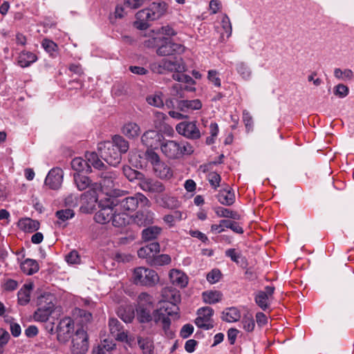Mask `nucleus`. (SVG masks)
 <instances>
[{
	"label": "nucleus",
	"mask_w": 354,
	"mask_h": 354,
	"mask_svg": "<svg viewBox=\"0 0 354 354\" xmlns=\"http://www.w3.org/2000/svg\"><path fill=\"white\" fill-rule=\"evenodd\" d=\"M162 136L155 130H149L144 133L141 137L142 144L147 147V149L156 148Z\"/></svg>",
	"instance_id": "17"
},
{
	"label": "nucleus",
	"mask_w": 354,
	"mask_h": 354,
	"mask_svg": "<svg viewBox=\"0 0 354 354\" xmlns=\"http://www.w3.org/2000/svg\"><path fill=\"white\" fill-rule=\"evenodd\" d=\"M32 289L31 284H24L17 294L18 301L21 305H26L30 301V293Z\"/></svg>",
	"instance_id": "39"
},
{
	"label": "nucleus",
	"mask_w": 354,
	"mask_h": 354,
	"mask_svg": "<svg viewBox=\"0 0 354 354\" xmlns=\"http://www.w3.org/2000/svg\"><path fill=\"white\" fill-rule=\"evenodd\" d=\"M202 107V102L198 99L192 100H182L177 101V108L183 112H189L199 110Z\"/></svg>",
	"instance_id": "21"
},
{
	"label": "nucleus",
	"mask_w": 354,
	"mask_h": 354,
	"mask_svg": "<svg viewBox=\"0 0 354 354\" xmlns=\"http://www.w3.org/2000/svg\"><path fill=\"white\" fill-rule=\"evenodd\" d=\"M143 158L152 165L153 168L161 162L158 153H156L152 149H147L143 153Z\"/></svg>",
	"instance_id": "45"
},
{
	"label": "nucleus",
	"mask_w": 354,
	"mask_h": 354,
	"mask_svg": "<svg viewBox=\"0 0 354 354\" xmlns=\"http://www.w3.org/2000/svg\"><path fill=\"white\" fill-rule=\"evenodd\" d=\"M138 306L153 307L152 297L147 292H142L138 296Z\"/></svg>",
	"instance_id": "55"
},
{
	"label": "nucleus",
	"mask_w": 354,
	"mask_h": 354,
	"mask_svg": "<svg viewBox=\"0 0 354 354\" xmlns=\"http://www.w3.org/2000/svg\"><path fill=\"white\" fill-rule=\"evenodd\" d=\"M222 293L220 291H205L202 294L203 299L205 303L214 304L222 299Z\"/></svg>",
	"instance_id": "37"
},
{
	"label": "nucleus",
	"mask_w": 354,
	"mask_h": 354,
	"mask_svg": "<svg viewBox=\"0 0 354 354\" xmlns=\"http://www.w3.org/2000/svg\"><path fill=\"white\" fill-rule=\"evenodd\" d=\"M154 213L149 210L139 211L136 212L133 222L138 226H147L153 223Z\"/></svg>",
	"instance_id": "20"
},
{
	"label": "nucleus",
	"mask_w": 354,
	"mask_h": 354,
	"mask_svg": "<svg viewBox=\"0 0 354 354\" xmlns=\"http://www.w3.org/2000/svg\"><path fill=\"white\" fill-rule=\"evenodd\" d=\"M71 167L79 174L80 172H91V167L89 163L80 157L75 158L71 161Z\"/></svg>",
	"instance_id": "26"
},
{
	"label": "nucleus",
	"mask_w": 354,
	"mask_h": 354,
	"mask_svg": "<svg viewBox=\"0 0 354 354\" xmlns=\"http://www.w3.org/2000/svg\"><path fill=\"white\" fill-rule=\"evenodd\" d=\"M122 133L129 138L138 137L140 133L139 125L135 122H128L122 129Z\"/></svg>",
	"instance_id": "27"
},
{
	"label": "nucleus",
	"mask_w": 354,
	"mask_h": 354,
	"mask_svg": "<svg viewBox=\"0 0 354 354\" xmlns=\"http://www.w3.org/2000/svg\"><path fill=\"white\" fill-rule=\"evenodd\" d=\"M162 302L178 304L180 301V295L178 290L172 287H165L161 291Z\"/></svg>",
	"instance_id": "22"
},
{
	"label": "nucleus",
	"mask_w": 354,
	"mask_h": 354,
	"mask_svg": "<svg viewBox=\"0 0 354 354\" xmlns=\"http://www.w3.org/2000/svg\"><path fill=\"white\" fill-rule=\"evenodd\" d=\"M169 278L173 285L180 288H184L188 283L186 274L178 270H171L169 272Z\"/></svg>",
	"instance_id": "24"
},
{
	"label": "nucleus",
	"mask_w": 354,
	"mask_h": 354,
	"mask_svg": "<svg viewBox=\"0 0 354 354\" xmlns=\"http://www.w3.org/2000/svg\"><path fill=\"white\" fill-rule=\"evenodd\" d=\"M154 200L160 206L168 209L175 208L178 204V201L175 197L162 193L156 196Z\"/></svg>",
	"instance_id": "23"
},
{
	"label": "nucleus",
	"mask_w": 354,
	"mask_h": 354,
	"mask_svg": "<svg viewBox=\"0 0 354 354\" xmlns=\"http://www.w3.org/2000/svg\"><path fill=\"white\" fill-rule=\"evenodd\" d=\"M100 205L101 208L95 213L94 216L95 221L101 224L109 223L112 219L115 208L113 204H111L110 197L104 201H101Z\"/></svg>",
	"instance_id": "9"
},
{
	"label": "nucleus",
	"mask_w": 354,
	"mask_h": 354,
	"mask_svg": "<svg viewBox=\"0 0 354 354\" xmlns=\"http://www.w3.org/2000/svg\"><path fill=\"white\" fill-rule=\"evenodd\" d=\"M222 27L224 29L225 33L227 34V37H229L232 35V24L230 20V18L227 15H225L221 21Z\"/></svg>",
	"instance_id": "62"
},
{
	"label": "nucleus",
	"mask_w": 354,
	"mask_h": 354,
	"mask_svg": "<svg viewBox=\"0 0 354 354\" xmlns=\"http://www.w3.org/2000/svg\"><path fill=\"white\" fill-rule=\"evenodd\" d=\"M156 175L162 179H170L173 176V172L169 167L160 162L153 167Z\"/></svg>",
	"instance_id": "28"
},
{
	"label": "nucleus",
	"mask_w": 354,
	"mask_h": 354,
	"mask_svg": "<svg viewBox=\"0 0 354 354\" xmlns=\"http://www.w3.org/2000/svg\"><path fill=\"white\" fill-rule=\"evenodd\" d=\"M221 223L224 228H230L237 234H243V230L236 222L230 220H221Z\"/></svg>",
	"instance_id": "53"
},
{
	"label": "nucleus",
	"mask_w": 354,
	"mask_h": 354,
	"mask_svg": "<svg viewBox=\"0 0 354 354\" xmlns=\"http://www.w3.org/2000/svg\"><path fill=\"white\" fill-rule=\"evenodd\" d=\"M66 261L68 263H71V264L78 263L80 262V256L78 254V252L75 250H73V251L70 252L66 256Z\"/></svg>",
	"instance_id": "64"
},
{
	"label": "nucleus",
	"mask_w": 354,
	"mask_h": 354,
	"mask_svg": "<svg viewBox=\"0 0 354 354\" xmlns=\"http://www.w3.org/2000/svg\"><path fill=\"white\" fill-rule=\"evenodd\" d=\"M18 225L22 230L30 232L37 231L39 228V223L30 218L20 219Z\"/></svg>",
	"instance_id": "29"
},
{
	"label": "nucleus",
	"mask_w": 354,
	"mask_h": 354,
	"mask_svg": "<svg viewBox=\"0 0 354 354\" xmlns=\"http://www.w3.org/2000/svg\"><path fill=\"white\" fill-rule=\"evenodd\" d=\"M208 180L211 186L214 189H216L219 187L220 182L221 180V176L216 172H210L207 176Z\"/></svg>",
	"instance_id": "58"
},
{
	"label": "nucleus",
	"mask_w": 354,
	"mask_h": 354,
	"mask_svg": "<svg viewBox=\"0 0 354 354\" xmlns=\"http://www.w3.org/2000/svg\"><path fill=\"white\" fill-rule=\"evenodd\" d=\"M111 204H113L116 210L133 211L137 208V199L134 196H129L122 199L110 197Z\"/></svg>",
	"instance_id": "15"
},
{
	"label": "nucleus",
	"mask_w": 354,
	"mask_h": 354,
	"mask_svg": "<svg viewBox=\"0 0 354 354\" xmlns=\"http://www.w3.org/2000/svg\"><path fill=\"white\" fill-rule=\"evenodd\" d=\"M116 208H115V210L113 213V217H112V224L115 227H122L124 226H126L127 224L129 223L131 221L130 216L125 213H118L117 214Z\"/></svg>",
	"instance_id": "30"
},
{
	"label": "nucleus",
	"mask_w": 354,
	"mask_h": 354,
	"mask_svg": "<svg viewBox=\"0 0 354 354\" xmlns=\"http://www.w3.org/2000/svg\"><path fill=\"white\" fill-rule=\"evenodd\" d=\"M153 307H147L145 306H138L137 308L138 319L141 323H147L152 320L151 311Z\"/></svg>",
	"instance_id": "35"
},
{
	"label": "nucleus",
	"mask_w": 354,
	"mask_h": 354,
	"mask_svg": "<svg viewBox=\"0 0 354 354\" xmlns=\"http://www.w3.org/2000/svg\"><path fill=\"white\" fill-rule=\"evenodd\" d=\"M163 154L169 158H178L184 154H191L193 152L192 146L186 142L180 143L174 140H167L160 145Z\"/></svg>",
	"instance_id": "1"
},
{
	"label": "nucleus",
	"mask_w": 354,
	"mask_h": 354,
	"mask_svg": "<svg viewBox=\"0 0 354 354\" xmlns=\"http://www.w3.org/2000/svg\"><path fill=\"white\" fill-rule=\"evenodd\" d=\"M176 130L179 134L192 140L198 139L201 136L196 121L181 122L176 125Z\"/></svg>",
	"instance_id": "11"
},
{
	"label": "nucleus",
	"mask_w": 354,
	"mask_h": 354,
	"mask_svg": "<svg viewBox=\"0 0 354 354\" xmlns=\"http://www.w3.org/2000/svg\"><path fill=\"white\" fill-rule=\"evenodd\" d=\"M111 142L114 144V147L120 151L121 154L126 153L129 148L128 141L119 135L114 136Z\"/></svg>",
	"instance_id": "38"
},
{
	"label": "nucleus",
	"mask_w": 354,
	"mask_h": 354,
	"mask_svg": "<svg viewBox=\"0 0 354 354\" xmlns=\"http://www.w3.org/2000/svg\"><path fill=\"white\" fill-rule=\"evenodd\" d=\"M243 328L248 332H252L255 326L254 320L250 314L245 315L242 319Z\"/></svg>",
	"instance_id": "51"
},
{
	"label": "nucleus",
	"mask_w": 354,
	"mask_h": 354,
	"mask_svg": "<svg viewBox=\"0 0 354 354\" xmlns=\"http://www.w3.org/2000/svg\"><path fill=\"white\" fill-rule=\"evenodd\" d=\"M184 51V46L174 43L168 39H165L163 43L156 50V53L158 55L164 57L181 54Z\"/></svg>",
	"instance_id": "13"
},
{
	"label": "nucleus",
	"mask_w": 354,
	"mask_h": 354,
	"mask_svg": "<svg viewBox=\"0 0 354 354\" xmlns=\"http://www.w3.org/2000/svg\"><path fill=\"white\" fill-rule=\"evenodd\" d=\"M221 277V272L218 269H214L207 274V280L213 284L218 282Z\"/></svg>",
	"instance_id": "60"
},
{
	"label": "nucleus",
	"mask_w": 354,
	"mask_h": 354,
	"mask_svg": "<svg viewBox=\"0 0 354 354\" xmlns=\"http://www.w3.org/2000/svg\"><path fill=\"white\" fill-rule=\"evenodd\" d=\"M160 308H163L164 313L169 317L174 314H177L178 308L176 304H172L169 302H160Z\"/></svg>",
	"instance_id": "50"
},
{
	"label": "nucleus",
	"mask_w": 354,
	"mask_h": 354,
	"mask_svg": "<svg viewBox=\"0 0 354 354\" xmlns=\"http://www.w3.org/2000/svg\"><path fill=\"white\" fill-rule=\"evenodd\" d=\"M41 46L50 55H53V53L57 50V44L53 41L48 39H43Z\"/></svg>",
	"instance_id": "57"
},
{
	"label": "nucleus",
	"mask_w": 354,
	"mask_h": 354,
	"mask_svg": "<svg viewBox=\"0 0 354 354\" xmlns=\"http://www.w3.org/2000/svg\"><path fill=\"white\" fill-rule=\"evenodd\" d=\"M138 185L144 192L155 195H159L165 190V185L160 181L151 178L143 177L138 183Z\"/></svg>",
	"instance_id": "14"
},
{
	"label": "nucleus",
	"mask_w": 354,
	"mask_h": 354,
	"mask_svg": "<svg viewBox=\"0 0 354 354\" xmlns=\"http://www.w3.org/2000/svg\"><path fill=\"white\" fill-rule=\"evenodd\" d=\"M162 229L156 225L145 228L141 233L142 240L145 242L156 240L162 233Z\"/></svg>",
	"instance_id": "25"
},
{
	"label": "nucleus",
	"mask_w": 354,
	"mask_h": 354,
	"mask_svg": "<svg viewBox=\"0 0 354 354\" xmlns=\"http://www.w3.org/2000/svg\"><path fill=\"white\" fill-rule=\"evenodd\" d=\"M86 161L89 165L94 167L96 169H101L104 167V164L99 158L98 155L95 152H87L85 155Z\"/></svg>",
	"instance_id": "41"
},
{
	"label": "nucleus",
	"mask_w": 354,
	"mask_h": 354,
	"mask_svg": "<svg viewBox=\"0 0 354 354\" xmlns=\"http://www.w3.org/2000/svg\"><path fill=\"white\" fill-rule=\"evenodd\" d=\"M138 344L142 350L143 354H152L153 351V344L148 338L138 337Z\"/></svg>",
	"instance_id": "47"
},
{
	"label": "nucleus",
	"mask_w": 354,
	"mask_h": 354,
	"mask_svg": "<svg viewBox=\"0 0 354 354\" xmlns=\"http://www.w3.org/2000/svg\"><path fill=\"white\" fill-rule=\"evenodd\" d=\"M218 201L224 205H231L234 203L235 195L231 189H223L217 195Z\"/></svg>",
	"instance_id": "31"
},
{
	"label": "nucleus",
	"mask_w": 354,
	"mask_h": 354,
	"mask_svg": "<svg viewBox=\"0 0 354 354\" xmlns=\"http://www.w3.org/2000/svg\"><path fill=\"white\" fill-rule=\"evenodd\" d=\"M73 354H85L88 349V335L83 328L77 329L72 340Z\"/></svg>",
	"instance_id": "7"
},
{
	"label": "nucleus",
	"mask_w": 354,
	"mask_h": 354,
	"mask_svg": "<svg viewBox=\"0 0 354 354\" xmlns=\"http://www.w3.org/2000/svg\"><path fill=\"white\" fill-rule=\"evenodd\" d=\"M152 320L158 324L160 322L162 324V328L165 335H169L170 331L169 328L171 325V319L163 312V308H158L153 310L152 315Z\"/></svg>",
	"instance_id": "18"
},
{
	"label": "nucleus",
	"mask_w": 354,
	"mask_h": 354,
	"mask_svg": "<svg viewBox=\"0 0 354 354\" xmlns=\"http://www.w3.org/2000/svg\"><path fill=\"white\" fill-rule=\"evenodd\" d=\"M334 76L338 80H352L354 77V74L352 70L349 68L342 71L339 68H336L334 69Z\"/></svg>",
	"instance_id": "44"
},
{
	"label": "nucleus",
	"mask_w": 354,
	"mask_h": 354,
	"mask_svg": "<svg viewBox=\"0 0 354 354\" xmlns=\"http://www.w3.org/2000/svg\"><path fill=\"white\" fill-rule=\"evenodd\" d=\"M118 315L125 323L131 322L134 318V313L131 309H129L128 312H126L123 309H120L118 312Z\"/></svg>",
	"instance_id": "59"
},
{
	"label": "nucleus",
	"mask_w": 354,
	"mask_h": 354,
	"mask_svg": "<svg viewBox=\"0 0 354 354\" xmlns=\"http://www.w3.org/2000/svg\"><path fill=\"white\" fill-rule=\"evenodd\" d=\"M53 297L51 295H44L38 297V308L34 313V319L36 321L46 322L54 310Z\"/></svg>",
	"instance_id": "4"
},
{
	"label": "nucleus",
	"mask_w": 354,
	"mask_h": 354,
	"mask_svg": "<svg viewBox=\"0 0 354 354\" xmlns=\"http://www.w3.org/2000/svg\"><path fill=\"white\" fill-rule=\"evenodd\" d=\"M132 279L136 285L152 287L159 281V277L153 270L145 267L134 269Z\"/></svg>",
	"instance_id": "3"
},
{
	"label": "nucleus",
	"mask_w": 354,
	"mask_h": 354,
	"mask_svg": "<svg viewBox=\"0 0 354 354\" xmlns=\"http://www.w3.org/2000/svg\"><path fill=\"white\" fill-rule=\"evenodd\" d=\"M167 4L164 1L153 2L150 6V9L153 12V19H159L163 16L167 10Z\"/></svg>",
	"instance_id": "34"
},
{
	"label": "nucleus",
	"mask_w": 354,
	"mask_h": 354,
	"mask_svg": "<svg viewBox=\"0 0 354 354\" xmlns=\"http://www.w3.org/2000/svg\"><path fill=\"white\" fill-rule=\"evenodd\" d=\"M162 93H155L147 97L146 100L147 103L157 108H162L164 106V102L162 98Z\"/></svg>",
	"instance_id": "42"
},
{
	"label": "nucleus",
	"mask_w": 354,
	"mask_h": 354,
	"mask_svg": "<svg viewBox=\"0 0 354 354\" xmlns=\"http://www.w3.org/2000/svg\"><path fill=\"white\" fill-rule=\"evenodd\" d=\"M122 171H123L124 175L130 181H132L135 179H138V180H139V181H140V179H142L144 177L143 174L141 172H140L137 170H135L127 165L124 166L122 167Z\"/></svg>",
	"instance_id": "43"
},
{
	"label": "nucleus",
	"mask_w": 354,
	"mask_h": 354,
	"mask_svg": "<svg viewBox=\"0 0 354 354\" xmlns=\"http://www.w3.org/2000/svg\"><path fill=\"white\" fill-rule=\"evenodd\" d=\"M171 262V257L168 254L156 255L149 261L153 266H162L168 265Z\"/></svg>",
	"instance_id": "46"
},
{
	"label": "nucleus",
	"mask_w": 354,
	"mask_h": 354,
	"mask_svg": "<svg viewBox=\"0 0 354 354\" xmlns=\"http://www.w3.org/2000/svg\"><path fill=\"white\" fill-rule=\"evenodd\" d=\"M152 14L153 12L150 8L143 9L136 13V17L138 20L145 21L148 22L150 21L156 20V19H153V15H152Z\"/></svg>",
	"instance_id": "52"
},
{
	"label": "nucleus",
	"mask_w": 354,
	"mask_h": 354,
	"mask_svg": "<svg viewBox=\"0 0 354 354\" xmlns=\"http://www.w3.org/2000/svg\"><path fill=\"white\" fill-rule=\"evenodd\" d=\"M274 292V286H266L264 290H259L254 294V301L257 305L263 310L270 308V303L273 299Z\"/></svg>",
	"instance_id": "12"
},
{
	"label": "nucleus",
	"mask_w": 354,
	"mask_h": 354,
	"mask_svg": "<svg viewBox=\"0 0 354 354\" xmlns=\"http://www.w3.org/2000/svg\"><path fill=\"white\" fill-rule=\"evenodd\" d=\"M37 60V56L30 52H21L18 57V64L21 67H28Z\"/></svg>",
	"instance_id": "36"
},
{
	"label": "nucleus",
	"mask_w": 354,
	"mask_h": 354,
	"mask_svg": "<svg viewBox=\"0 0 354 354\" xmlns=\"http://www.w3.org/2000/svg\"><path fill=\"white\" fill-rule=\"evenodd\" d=\"M100 184L102 190L110 197L118 195L120 190L116 188L118 185L116 182V175L113 171H102L100 175Z\"/></svg>",
	"instance_id": "6"
},
{
	"label": "nucleus",
	"mask_w": 354,
	"mask_h": 354,
	"mask_svg": "<svg viewBox=\"0 0 354 354\" xmlns=\"http://www.w3.org/2000/svg\"><path fill=\"white\" fill-rule=\"evenodd\" d=\"M236 69L238 73L244 80H248L252 74V71L246 63L241 62L236 64Z\"/></svg>",
	"instance_id": "48"
},
{
	"label": "nucleus",
	"mask_w": 354,
	"mask_h": 354,
	"mask_svg": "<svg viewBox=\"0 0 354 354\" xmlns=\"http://www.w3.org/2000/svg\"><path fill=\"white\" fill-rule=\"evenodd\" d=\"M151 69L156 73L165 74L169 72H184L185 66L182 58L175 57L172 59L164 58L152 63Z\"/></svg>",
	"instance_id": "2"
},
{
	"label": "nucleus",
	"mask_w": 354,
	"mask_h": 354,
	"mask_svg": "<svg viewBox=\"0 0 354 354\" xmlns=\"http://www.w3.org/2000/svg\"><path fill=\"white\" fill-rule=\"evenodd\" d=\"M38 263L33 259H27L21 263V270L28 275H32L39 270Z\"/></svg>",
	"instance_id": "32"
},
{
	"label": "nucleus",
	"mask_w": 354,
	"mask_h": 354,
	"mask_svg": "<svg viewBox=\"0 0 354 354\" xmlns=\"http://www.w3.org/2000/svg\"><path fill=\"white\" fill-rule=\"evenodd\" d=\"M333 93L335 95L340 98H344L348 95L349 88L343 84H339L334 87Z\"/></svg>",
	"instance_id": "54"
},
{
	"label": "nucleus",
	"mask_w": 354,
	"mask_h": 354,
	"mask_svg": "<svg viewBox=\"0 0 354 354\" xmlns=\"http://www.w3.org/2000/svg\"><path fill=\"white\" fill-rule=\"evenodd\" d=\"M12 319H13L12 317H8L6 319V322H9L10 324V329L12 335L14 337H18L20 335L21 332V326L19 324L12 322Z\"/></svg>",
	"instance_id": "61"
},
{
	"label": "nucleus",
	"mask_w": 354,
	"mask_h": 354,
	"mask_svg": "<svg viewBox=\"0 0 354 354\" xmlns=\"http://www.w3.org/2000/svg\"><path fill=\"white\" fill-rule=\"evenodd\" d=\"M240 311L235 307L226 308L223 312L222 319L227 322H235L241 318Z\"/></svg>",
	"instance_id": "33"
},
{
	"label": "nucleus",
	"mask_w": 354,
	"mask_h": 354,
	"mask_svg": "<svg viewBox=\"0 0 354 354\" xmlns=\"http://www.w3.org/2000/svg\"><path fill=\"white\" fill-rule=\"evenodd\" d=\"M97 151L100 158L110 165L116 166L121 160V153L111 141L99 143Z\"/></svg>",
	"instance_id": "5"
},
{
	"label": "nucleus",
	"mask_w": 354,
	"mask_h": 354,
	"mask_svg": "<svg viewBox=\"0 0 354 354\" xmlns=\"http://www.w3.org/2000/svg\"><path fill=\"white\" fill-rule=\"evenodd\" d=\"M216 213L219 217L230 218L233 219H240V215L236 212H233L224 207H218Z\"/></svg>",
	"instance_id": "49"
},
{
	"label": "nucleus",
	"mask_w": 354,
	"mask_h": 354,
	"mask_svg": "<svg viewBox=\"0 0 354 354\" xmlns=\"http://www.w3.org/2000/svg\"><path fill=\"white\" fill-rule=\"evenodd\" d=\"M73 178L77 188L80 191L85 190L91 185V180L86 176H83L80 174H75L73 175Z\"/></svg>",
	"instance_id": "40"
},
{
	"label": "nucleus",
	"mask_w": 354,
	"mask_h": 354,
	"mask_svg": "<svg viewBox=\"0 0 354 354\" xmlns=\"http://www.w3.org/2000/svg\"><path fill=\"white\" fill-rule=\"evenodd\" d=\"M74 329V322L70 317H64L61 319L57 327V338L61 343H65L69 340Z\"/></svg>",
	"instance_id": "10"
},
{
	"label": "nucleus",
	"mask_w": 354,
	"mask_h": 354,
	"mask_svg": "<svg viewBox=\"0 0 354 354\" xmlns=\"http://www.w3.org/2000/svg\"><path fill=\"white\" fill-rule=\"evenodd\" d=\"M110 333L117 340L126 341L127 334L122 330L121 322L115 318H111L109 322Z\"/></svg>",
	"instance_id": "19"
},
{
	"label": "nucleus",
	"mask_w": 354,
	"mask_h": 354,
	"mask_svg": "<svg viewBox=\"0 0 354 354\" xmlns=\"http://www.w3.org/2000/svg\"><path fill=\"white\" fill-rule=\"evenodd\" d=\"M63 176L64 171L62 169L53 168L48 172L45 179V184L52 189H57L62 183Z\"/></svg>",
	"instance_id": "16"
},
{
	"label": "nucleus",
	"mask_w": 354,
	"mask_h": 354,
	"mask_svg": "<svg viewBox=\"0 0 354 354\" xmlns=\"http://www.w3.org/2000/svg\"><path fill=\"white\" fill-rule=\"evenodd\" d=\"M198 317L195 319L196 325L201 328L209 330L214 327L212 316L214 310L209 306L199 308L197 310Z\"/></svg>",
	"instance_id": "8"
},
{
	"label": "nucleus",
	"mask_w": 354,
	"mask_h": 354,
	"mask_svg": "<svg viewBox=\"0 0 354 354\" xmlns=\"http://www.w3.org/2000/svg\"><path fill=\"white\" fill-rule=\"evenodd\" d=\"M207 78L211 82H212L214 84V86L217 87L221 86V79L218 77V72L216 71H209Z\"/></svg>",
	"instance_id": "63"
},
{
	"label": "nucleus",
	"mask_w": 354,
	"mask_h": 354,
	"mask_svg": "<svg viewBox=\"0 0 354 354\" xmlns=\"http://www.w3.org/2000/svg\"><path fill=\"white\" fill-rule=\"evenodd\" d=\"M73 210L71 209H61L56 212V216L62 222L74 216Z\"/></svg>",
	"instance_id": "56"
}]
</instances>
